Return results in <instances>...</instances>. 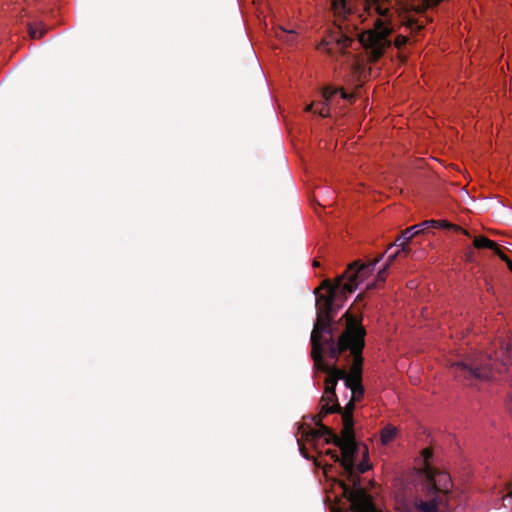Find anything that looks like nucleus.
Listing matches in <instances>:
<instances>
[{"label":"nucleus","mask_w":512,"mask_h":512,"mask_svg":"<svg viewBox=\"0 0 512 512\" xmlns=\"http://www.w3.org/2000/svg\"><path fill=\"white\" fill-rule=\"evenodd\" d=\"M512 497V488L511 486H507V494L506 496L503 498V505L504 506H507V504L505 503L506 500L510 499Z\"/></svg>","instance_id":"bb28decb"},{"label":"nucleus","mask_w":512,"mask_h":512,"mask_svg":"<svg viewBox=\"0 0 512 512\" xmlns=\"http://www.w3.org/2000/svg\"><path fill=\"white\" fill-rule=\"evenodd\" d=\"M384 254L379 255L372 261L362 263L355 260L350 263L346 270L336 277L332 282L330 279L322 281L321 286L315 289L318 294L320 289H326L327 295H319L316 298V320L323 327L324 343L328 346V358L339 361L342 353L350 351L349 358L353 359L350 373L346 372L345 386H350L353 381H362V352L365 347L366 330L362 325V316L352 314L350 310L346 311L340 320L345 319V329L340 335H337L336 323L334 317L339 310L337 301H344L348 294L354 292L358 285L371 275L375 266L383 258Z\"/></svg>","instance_id":"f257e3e1"},{"label":"nucleus","mask_w":512,"mask_h":512,"mask_svg":"<svg viewBox=\"0 0 512 512\" xmlns=\"http://www.w3.org/2000/svg\"><path fill=\"white\" fill-rule=\"evenodd\" d=\"M28 30H29L30 37L33 39L41 38L45 33V31H38L32 25H29Z\"/></svg>","instance_id":"4be33fe9"},{"label":"nucleus","mask_w":512,"mask_h":512,"mask_svg":"<svg viewBox=\"0 0 512 512\" xmlns=\"http://www.w3.org/2000/svg\"><path fill=\"white\" fill-rule=\"evenodd\" d=\"M430 227H424V226H420L418 228H416L415 230H412L411 231V234H414V236L424 232L426 229H429Z\"/></svg>","instance_id":"cd10ccee"},{"label":"nucleus","mask_w":512,"mask_h":512,"mask_svg":"<svg viewBox=\"0 0 512 512\" xmlns=\"http://www.w3.org/2000/svg\"><path fill=\"white\" fill-rule=\"evenodd\" d=\"M403 241V238L401 237V234L396 238V240L394 241V243L390 244L386 250V252L388 250H390L392 247L396 246L399 248V244L402 243Z\"/></svg>","instance_id":"a878e982"},{"label":"nucleus","mask_w":512,"mask_h":512,"mask_svg":"<svg viewBox=\"0 0 512 512\" xmlns=\"http://www.w3.org/2000/svg\"><path fill=\"white\" fill-rule=\"evenodd\" d=\"M283 33H284V34H287V33H288V31L283 30ZM291 33H292V32H289V34H291Z\"/></svg>","instance_id":"473e14b6"},{"label":"nucleus","mask_w":512,"mask_h":512,"mask_svg":"<svg viewBox=\"0 0 512 512\" xmlns=\"http://www.w3.org/2000/svg\"><path fill=\"white\" fill-rule=\"evenodd\" d=\"M418 227L419 225H413L401 232V237L403 238V241L402 243L399 244V248L397 249V251H400V254L403 253L405 256H408L411 253L409 243L414 237V234H411V231L415 230Z\"/></svg>","instance_id":"ddd939ff"},{"label":"nucleus","mask_w":512,"mask_h":512,"mask_svg":"<svg viewBox=\"0 0 512 512\" xmlns=\"http://www.w3.org/2000/svg\"><path fill=\"white\" fill-rule=\"evenodd\" d=\"M352 392L351 399L355 401H359L364 395V387L362 385V381H353L350 383V386H346Z\"/></svg>","instance_id":"dca6fc26"},{"label":"nucleus","mask_w":512,"mask_h":512,"mask_svg":"<svg viewBox=\"0 0 512 512\" xmlns=\"http://www.w3.org/2000/svg\"><path fill=\"white\" fill-rule=\"evenodd\" d=\"M320 403V412L317 415H313L310 417L312 422L315 424L316 428L312 429L310 427H307V429H304L303 426H301V428L303 429L302 435L307 439L316 440L324 436H326V438H331V435H336L329 427L322 423V419L323 417L330 413L341 412V406L339 405L337 400L324 402L320 401Z\"/></svg>","instance_id":"0eeeda50"},{"label":"nucleus","mask_w":512,"mask_h":512,"mask_svg":"<svg viewBox=\"0 0 512 512\" xmlns=\"http://www.w3.org/2000/svg\"><path fill=\"white\" fill-rule=\"evenodd\" d=\"M370 468L371 465L368 463V449L366 446H364L363 460L358 465L355 464L354 475L359 478L356 472L362 474L367 472Z\"/></svg>","instance_id":"f3484780"},{"label":"nucleus","mask_w":512,"mask_h":512,"mask_svg":"<svg viewBox=\"0 0 512 512\" xmlns=\"http://www.w3.org/2000/svg\"><path fill=\"white\" fill-rule=\"evenodd\" d=\"M326 454L330 455L334 462H339L341 464L344 475L350 482V484H347L345 481L339 480L338 484L342 489V495L350 502L352 512H377L375 507L372 505L367 492L361 487L360 478L354 475V468H352L351 473L345 468L343 464V452L341 451V457L336 451L330 449L326 451ZM357 456L358 454L353 457V467H355Z\"/></svg>","instance_id":"39448f33"},{"label":"nucleus","mask_w":512,"mask_h":512,"mask_svg":"<svg viewBox=\"0 0 512 512\" xmlns=\"http://www.w3.org/2000/svg\"><path fill=\"white\" fill-rule=\"evenodd\" d=\"M312 265H313V267H319L320 263L318 260H314Z\"/></svg>","instance_id":"7c9ffc66"},{"label":"nucleus","mask_w":512,"mask_h":512,"mask_svg":"<svg viewBox=\"0 0 512 512\" xmlns=\"http://www.w3.org/2000/svg\"><path fill=\"white\" fill-rule=\"evenodd\" d=\"M397 435V429L394 426L387 425L381 430V443L387 445Z\"/></svg>","instance_id":"2eb2a0df"},{"label":"nucleus","mask_w":512,"mask_h":512,"mask_svg":"<svg viewBox=\"0 0 512 512\" xmlns=\"http://www.w3.org/2000/svg\"><path fill=\"white\" fill-rule=\"evenodd\" d=\"M355 402L354 399H350L344 408L341 407V412H339L342 415L343 422L341 436L331 435V438L325 439L327 444H334L342 450L344 455L343 464L350 472L353 468V457L359 454V446L356 443L354 433L353 411Z\"/></svg>","instance_id":"423d86ee"},{"label":"nucleus","mask_w":512,"mask_h":512,"mask_svg":"<svg viewBox=\"0 0 512 512\" xmlns=\"http://www.w3.org/2000/svg\"><path fill=\"white\" fill-rule=\"evenodd\" d=\"M357 6L358 0L331 1V8L338 20L347 19L356 11ZM363 6L368 15L379 16L374 22V29L358 35L359 44L365 48L370 60L376 62L383 55L385 49L391 45L389 36L392 28L387 21L391 5L389 0H364Z\"/></svg>","instance_id":"f03ea898"},{"label":"nucleus","mask_w":512,"mask_h":512,"mask_svg":"<svg viewBox=\"0 0 512 512\" xmlns=\"http://www.w3.org/2000/svg\"><path fill=\"white\" fill-rule=\"evenodd\" d=\"M448 499H444L439 494L426 493L425 498L415 497L413 501L407 505L404 512H442V508H447Z\"/></svg>","instance_id":"1a4fd4ad"},{"label":"nucleus","mask_w":512,"mask_h":512,"mask_svg":"<svg viewBox=\"0 0 512 512\" xmlns=\"http://www.w3.org/2000/svg\"><path fill=\"white\" fill-rule=\"evenodd\" d=\"M331 40L334 41L340 50H345L354 42V39L343 31L341 25L338 26V30L333 32Z\"/></svg>","instance_id":"9b49d317"},{"label":"nucleus","mask_w":512,"mask_h":512,"mask_svg":"<svg viewBox=\"0 0 512 512\" xmlns=\"http://www.w3.org/2000/svg\"><path fill=\"white\" fill-rule=\"evenodd\" d=\"M408 42V37L406 36H403V35H398L394 41V45L400 49L402 48L403 46H405Z\"/></svg>","instance_id":"412c9836"},{"label":"nucleus","mask_w":512,"mask_h":512,"mask_svg":"<svg viewBox=\"0 0 512 512\" xmlns=\"http://www.w3.org/2000/svg\"><path fill=\"white\" fill-rule=\"evenodd\" d=\"M388 269L387 267H383L377 274V281H380V282H384L386 277H387V272H388Z\"/></svg>","instance_id":"393cba45"},{"label":"nucleus","mask_w":512,"mask_h":512,"mask_svg":"<svg viewBox=\"0 0 512 512\" xmlns=\"http://www.w3.org/2000/svg\"><path fill=\"white\" fill-rule=\"evenodd\" d=\"M406 27L411 31V33H416L423 28V22H421L419 19L408 18Z\"/></svg>","instance_id":"a211bd4d"},{"label":"nucleus","mask_w":512,"mask_h":512,"mask_svg":"<svg viewBox=\"0 0 512 512\" xmlns=\"http://www.w3.org/2000/svg\"><path fill=\"white\" fill-rule=\"evenodd\" d=\"M338 92L340 93L341 98L345 100H349L353 97L352 94L347 93L343 88L338 89L330 86L325 87L322 91L323 101L319 103L320 108L318 110H315L314 113L318 114L321 117H329V103Z\"/></svg>","instance_id":"9d476101"},{"label":"nucleus","mask_w":512,"mask_h":512,"mask_svg":"<svg viewBox=\"0 0 512 512\" xmlns=\"http://www.w3.org/2000/svg\"><path fill=\"white\" fill-rule=\"evenodd\" d=\"M433 456V452L430 448H425L423 451H422V457H423V462H424V473L427 472V466L428 467H432L430 464H429V461L430 459L432 458Z\"/></svg>","instance_id":"6ab92c4d"},{"label":"nucleus","mask_w":512,"mask_h":512,"mask_svg":"<svg viewBox=\"0 0 512 512\" xmlns=\"http://www.w3.org/2000/svg\"><path fill=\"white\" fill-rule=\"evenodd\" d=\"M400 255V251H395L394 253L390 254L388 257H387V261L385 263V267L387 268H390V266L392 265V263L396 260V258Z\"/></svg>","instance_id":"b1692460"},{"label":"nucleus","mask_w":512,"mask_h":512,"mask_svg":"<svg viewBox=\"0 0 512 512\" xmlns=\"http://www.w3.org/2000/svg\"><path fill=\"white\" fill-rule=\"evenodd\" d=\"M426 475V493L439 494L448 499V496L452 492L453 483L450 475L447 472L440 471L433 467L427 466Z\"/></svg>","instance_id":"6e6552de"},{"label":"nucleus","mask_w":512,"mask_h":512,"mask_svg":"<svg viewBox=\"0 0 512 512\" xmlns=\"http://www.w3.org/2000/svg\"><path fill=\"white\" fill-rule=\"evenodd\" d=\"M313 107H314V103H311V104L306 106L305 111L306 112H313L314 113L315 110H313Z\"/></svg>","instance_id":"c756f323"},{"label":"nucleus","mask_w":512,"mask_h":512,"mask_svg":"<svg viewBox=\"0 0 512 512\" xmlns=\"http://www.w3.org/2000/svg\"><path fill=\"white\" fill-rule=\"evenodd\" d=\"M473 245L477 249H483L488 248L494 251V253L497 255V251H501L498 245L490 240L487 237L481 236V237H475L473 240Z\"/></svg>","instance_id":"4468645a"},{"label":"nucleus","mask_w":512,"mask_h":512,"mask_svg":"<svg viewBox=\"0 0 512 512\" xmlns=\"http://www.w3.org/2000/svg\"><path fill=\"white\" fill-rule=\"evenodd\" d=\"M497 256L507 264L508 269L512 272V261L510 258L502 251H497Z\"/></svg>","instance_id":"5701e85b"},{"label":"nucleus","mask_w":512,"mask_h":512,"mask_svg":"<svg viewBox=\"0 0 512 512\" xmlns=\"http://www.w3.org/2000/svg\"><path fill=\"white\" fill-rule=\"evenodd\" d=\"M361 299H363V295L362 294H358V296L356 298V301L361 300Z\"/></svg>","instance_id":"2f4dec72"},{"label":"nucleus","mask_w":512,"mask_h":512,"mask_svg":"<svg viewBox=\"0 0 512 512\" xmlns=\"http://www.w3.org/2000/svg\"><path fill=\"white\" fill-rule=\"evenodd\" d=\"M502 357H508V348H502ZM455 377L468 385H474L478 381L489 380L495 373H501L502 369L509 371L508 363L504 358L501 362L492 358L490 354L468 353L460 360L450 364Z\"/></svg>","instance_id":"7ed1b4c3"},{"label":"nucleus","mask_w":512,"mask_h":512,"mask_svg":"<svg viewBox=\"0 0 512 512\" xmlns=\"http://www.w3.org/2000/svg\"><path fill=\"white\" fill-rule=\"evenodd\" d=\"M418 225H419V227L424 226V227H431V228H440L441 227V228L453 229L455 231L462 232L463 234L469 236V233L467 230L461 228L458 225L451 224V223L447 222L446 220H425Z\"/></svg>","instance_id":"f8f14e48"},{"label":"nucleus","mask_w":512,"mask_h":512,"mask_svg":"<svg viewBox=\"0 0 512 512\" xmlns=\"http://www.w3.org/2000/svg\"><path fill=\"white\" fill-rule=\"evenodd\" d=\"M443 0H423L421 4V11L424 12L427 8H434Z\"/></svg>","instance_id":"aec40b11"},{"label":"nucleus","mask_w":512,"mask_h":512,"mask_svg":"<svg viewBox=\"0 0 512 512\" xmlns=\"http://www.w3.org/2000/svg\"><path fill=\"white\" fill-rule=\"evenodd\" d=\"M323 327H321L317 320L314 322L313 330L310 336L311 342V358L314 362V368L317 371H321L327 374L325 379V390L321 397V402L324 401H336V386L338 380H344L346 377V369L339 368L335 364L330 365L326 360L325 356L328 357V348L324 343V334L322 333Z\"/></svg>","instance_id":"20e7f679"},{"label":"nucleus","mask_w":512,"mask_h":512,"mask_svg":"<svg viewBox=\"0 0 512 512\" xmlns=\"http://www.w3.org/2000/svg\"><path fill=\"white\" fill-rule=\"evenodd\" d=\"M299 449L303 457H305L306 459L310 458L304 445H300Z\"/></svg>","instance_id":"c85d7f7f"}]
</instances>
